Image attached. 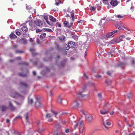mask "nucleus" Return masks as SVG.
<instances>
[{
  "label": "nucleus",
  "instance_id": "obj_58",
  "mask_svg": "<svg viewBox=\"0 0 135 135\" xmlns=\"http://www.w3.org/2000/svg\"><path fill=\"white\" fill-rule=\"evenodd\" d=\"M110 72L109 71H108L107 72V74L108 75H110Z\"/></svg>",
  "mask_w": 135,
  "mask_h": 135
},
{
  "label": "nucleus",
  "instance_id": "obj_2",
  "mask_svg": "<svg viewBox=\"0 0 135 135\" xmlns=\"http://www.w3.org/2000/svg\"><path fill=\"white\" fill-rule=\"evenodd\" d=\"M52 112V114H47L46 116V118L47 119L48 122H51L53 120L52 117L54 116L55 117H57L56 116L58 114V113L52 110L51 111Z\"/></svg>",
  "mask_w": 135,
  "mask_h": 135
},
{
  "label": "nucleus",
  "instance_id": "obj_28",
  "mask_svg": "<svg viewBox=\"0 0 135 135\" xmlns=\"http://www.w3.org/2000/svg\"><path fill=\"white\" fill-rule=\"evenodd\" d=\"M25 120H26V121L27 122L28 119V113H27L25 115Z\"/></svg>",
  "mask_w": 135,
  "mask_h": 135
},
{
  "label": "nucleus",
  "instance_id": "obj_15",
  "mask_svg": "<svg viewBox=\"0 0 135 135\" xmlns=\"http://www.w3.org/2000/svg\"><path fill=\"white\" fill-rule=\"evenodd\" d=\"M86 119L89 122H91L93 119V116L90 114H87L85 115Z\"/></svg>",
  "mask_w": 135,
  "mask_h": 135
},
{
  "label": "nucleus",
  "instance_id": "obj_26",
  "mask_svg": "<svg viewBox=\"0 0 135 135\" xmlns=\"http://www.w3.org/2000/svg\"><path fill=\"white\" fill-rule=\"evenodd\" d=\"M64 26L67 27H68L69 23L68 21H65L64 22Z\"/></svg>",
  "mask_w": 135,
  "mask_h": 135
},
{
  "label": "nucleus",
  "instance_id": "obj_9",
  "mask_svg": "<svg viewBox=\"0 0 135 135\" xmlns=\"http://www.w3.org/2000/svg\"><path fill=\"white\" fill-rule=\"evenodd\" d=\"M36 102L35 103L37 107H40L42 106L40 102V97L39 96H37L36 97Z\"/></svg>",
  "mask_w": 135,
  "mask_h": 135
},
{
  "label": "nucleus",
  "instance_id": "obj_16",
  "mask_svg": "<svg viewBox=\"0 0 135 135\" xmlns=\"http://www.w3.org/2000/svg\"><path fill=\"white\" fill-rule=\"evenodd\" d=\"M0 108L2 109V112H4L7 110L8 107L4 105H2L0 106Z\"/></svg>",
  "mask_w": 135,
  "mask_h": 135
},
{
  "label": "nucleus",
  "instance_id": "obj_24",
  "mask_svg": "<svg viewBox=\"0 0 135 135\" xmlns=\"http://www.w3.org/2000/svg\"><path fill=\"white\" fill-rule=\"evenodd\" d=\"M98 97L99 99L101 101L102 100V94L101 93H99L98 94Z\"/></svg>",
  "mask_w": 135,
  "mask_h": 135
},
{
  "label": "nucleus",
  "instance_id": "obj_53",
  "mask_svg": "<svg viewBox=\"0 0 135 135\" xmlns=\"http://www.w3.org/2000/svg\"><path fill=\"white\" fill-rule=\"evenodd\" d=\"M16 103L17 105H20L21 104V103H18L17 102H16Z\"/></svg>",
  "mask_w": 135,
  "mask_h": 135
},
{
  "label": "nucleus",
  "instance_id": "obj_4",
  "mask_svg": "<svg viewBox=\"0 0 135 135\" xmlns=\"http://www.w3.org/2000/svg\"><path fill=\"white\" fill-rule=\"evenodd\" d=\"M118 31L115 30L113 31L109 32L107 33L105 35L106 38H110L113 37L114 35L118 32Z\"/></svg>",
  "mask_w": 135,
  "mask_h": 135
},
{
  "label": "nucleus",
  "instance_id": "obj_5",
  "mask_svg": "<svg viewBox=\"0 0 135 135\" xmlns=\"http://www.w3.org/2000/svg\"><path fill=\"white\" fill-rule=\"evenodd\" d=\"M108 104H105L104 105V108L100 110V113L102 114L105 115L107 114L108 112V111L107 109H105L104 108H108Z\"/></svg>",
  "mask_w": 135,
  "mask_h": 135
},
{
  "label": "nucleus",
  "instance_id": "obj_22",
  "mask_svg": "<svg viewBox=\"0 0 135 135\" xmlns=\"http://www.w3.org/2000/svg\"><path fill=\"white\" fill-rule=\"evenodd\" d=\"M21 30L23 32H25L28 30V28L24 26L22 27Z\"/></svg>",
  "mask_w": 135,
  "mask_h": 135
},
{
  "label": "nucleus",
  "instance_id": "obj_61",
  "mask_svg": "<svg viewBox=\"0 0 135 135\" xmlns=\"http://www.w3.org/2000/svg\"><path fill=\"white\" fill-rule=\"evenodd\" d=\"M9 122V120L8 119H7L6 120V122L7 123H8Z\"/></svg>",
  "mask_w": 135,
  "mask_h": 135
},
{
  "label": "nucleus",
  "instance_id": "obj_29",
  "mask_svg": "<svg viewBox=\"0 0 135 135\" xmlns=\"http://www.w3.org/2000/svg\"><path fill=\"white\" fill-rule=\"evenodd\" d=\"M46 33H44L40 35V37L41 38H43L45 37L46 36Z\"/></svg>",
  "mask_w": 135,
  "mask_h": 135
},
{
  "label": "nucleus",
  "instance_id": "obj_54",
  "mask_svg": "<svg viewBox=\"0 0 135 135\" xmlns=\"http://www.w3.org/2000/svg\"><path fill=\"white\" fill-rule=\"evenodd\" d=\"M80 111L81 112L82 114H85L84 111L82 109L80 110Z\"/></svg>",
  "mask_w": 135,
  "mask_h": 135
},
{
  "label": "nucleus",
  "instance_id": "obj_39",
  "mask_svg": "<svg viewBox=\"0 0 135 135\" xmlns=\"http://www.w3.org/2000/svg\"><path fill=\"white\" fill-rule=\"evenodd\" d=\"M19 74L20 76H26V75L23 73H19Z\"/></svg>",
  "mask_w": 135,
  "mask_h": 135
},
{
  "label": "nucleus",
  "instance_id": "obj_37",
  "mask_svg": "<svg viewBox=\"0 0 135 135\" xmlns=\"http://www.w3.org/2000/svg\"><path fill=\"white\" fill-rule=\"evenodd\" d=\"M16 34L18 35H20V32L18 31V30H16Z\"/></svg>",
  "mask_w": 135,
  "mask_h": 135
},
{
  "label": "nucleus",
  "instance_id": "obj_33",
  "mask_svg": "<svg viewBox=\"0 0 135 135\" xmlns=\"http://www.w3.org/2000/svg\"><path fill=\"white\" fill-rule=\"evenodd\" d=\"M104 3L105 4H108L109 3L108 0H103Z\"/></svg>",
  "mask_w": 135,
  "mask_h": 135
},
{
  "label": "nucleus",
  "instance_id": "obj_42",
  "mask_svg": "<svg viewBox=\"0 0 135 135\" xmlns=\"http://www.w3.org/2000/svg\"><path fill=\"white\" fill-rule=\"evenodd\" d=\"M27 4H26V8L28 9H31V6L30 5L28 6H27Z\"/></svg>",
  "mask_w": 135,
  "mask_h": 135
},
{
  "label": "nucleus",
  "instance_id": "obj_60",
  "mask_svg": "<svg viewBox=\"0 0 135 135\" xmlns=\"http://www.w3.org/2000/svg\"><path fill=\"white\" fill-rule=\"evenodd\" d=\"M59 3L58 2H56L55 4V5H57V6H58L59 5Z\"/></svg>",
  "mask_w": 135,
  "mask_h": 135
},
{
  "label": "nucleus",
  "instance_id": "obj_32",
  "mask_svg": "<svg viewBox=\"0 0 135 135\" xmlns=\"http://www.w3.org/2000/svg\"><path fill=\"white\" fill-rule=\"evenodd\" d=\"M96 9V8L95 7H92L90 6V9L91 11H94Z\"/></svg>",
  "mask_w": 135,
  "mask_h": 135
},
{
  "label": "nucleus",
  "instance_id": "obj_55",
  "mask_svg": "<svg viewBox=\"0 0 135 135\" xmlns=\"http://www.w3.org/2000/svg\"><path fill=\"white\" fill-rule=\"evenodd\" d=\"M126 39L128 40H131V38L130 37H128L127 38H126Z\"/></svg>",
  "mask_w": 135,
  "mask_h": 135
},
{
  "label": "nucleus",
  "instance_id": "obj_64",
  "mask_svg": "<svg viewBox=\"0 0 135 135\" xmlns=\"http://www.w3.org/2000/svg\"><path fill=\"white\" fill-rule=\"evenodd\" d=\"M16 59H21V57H17L16 58Z\"/></svg>",
  "mask_w": 135,
  "mask_h": 135
},
{
  "label": "nucleus",
  "instance_id": "obj_47",
  "mask_svg": "<svg viewBox=\"0 0 135 135\" xmlns=\"http://www.w3.org/2000/svg\"><path fill=\"white\" fill-rule=\"evenodd\" d=\"M35 49L34 48H31L30 49V50L31 52L34 51L35 50Z\"/></svg>",
  "mask_w": 135,
  "mask_h": 135
},
{
  "label": "nucleus",
  "instance_id": "obj_13",
  "mask_svg": "<svg viewBox=\"0 0 135 135\" xmlns=\"http://www.w3.org/2000/svg\"><path fill=\"white\" fill-rule=\"evenodd\" d=\"M118 3V2L116 0H112L110 2V4L113 7L116 6Z\"/></svg>",
  "mask_w": 135,
  "mask_h": 135
},
{
  "label": "nucleus",
  "instance_id": "obj_62",
  "mask_svg": "<svg viewBox=\"0 0 135 135\" xmlns=\"http://www.w3.org/2000/svg\"><path fill=\"white\" fill-rule=\"evenodd\" d=\"M133 17V18L135 19V12L134 13Z\"/></svg>",
  "mask_w": 135,
  "mask_h": 135
},
{
  "label": "nucleus",
  "instance_id": "obj_20",
  "mask_svg": "<svg viewBox=\"0 0 135 135\" xmlns=\"http://www.w3.org/2000/svg\"><path fill=\"white\" fill-rule=\"evenodd\" d=\"M49 19L50 21L52 22H55L56 21V19L52 16H49Z\"/></svg>",
  "mask_w": 135,
  "mask_h": 135
},
{
  "label": "nucleus",
  "instance_id": "obj_31",
  "mask_svg": "<svg viewBox=\"0 0 135 135\" xmlns=\"http://www.w3.org/2000/svg\"><path fill=\"white\" fill-rule=\"evenodd\" d=\"M33 102V100L32 99H31V98L30 99L29 98H28V102L29 103L31 104Z\"/></svg>",
  "mask_w": 135,
  "mask_h": 135
},
{
  "label": "nucleus",
  "instance_id": "obj_57",
  "mask_svg": "<svg viewBox=\"0 0 135 135\" xmlns=\"http://www.w3.org/2000/svg\"><path fill=\"white\" fill-rule=\"evenodd\" d=\"M44 130L43 129H41V130L40 129L38 131L39 132H41L42 131H43Z\"/></svg>",
  "mask_w": 135,
  "mask_h": 135
},
{
  "label": "nucleus",
  "instance_id": "obj_34",
  "mask_svg": "<svg viewBox=\"0 0 135 135\" xmlns=\"http://www.w3.org/2000/svg\"><path fill=\"white\" fill-rule=\"evenodd\" d=\"M22 117L20 115H18L17 117H15V118L14 119V120L15 121L16 120V119H18V118H22Z\"/></svg>",
  "mask_w": 135,
  "mask_h": 135
},
{
  "label": "nucleus",
  "instance_id": "obj_59",
  "mask_svg": "<svg viewBox=\"0 0 135 135\" xmlns=\"http://www.w3.org/2000/svg\"><path fill=\"white\" fill-rule=\"evenodd\" d=\"M29 41L31 42H32L33 41V40L32 38H30L29 39Z\"/></svg>",
  "mask_w": 135,
  "mask_h": 135
},
{
  "label": "nucleus",
  "instance_id": "obj_63",
  "mask_svg": "<svg viewBox=\"0 0 135 135\" xmlns=\"http://www.w3.org/2000/svg\"><path fill=\"white\" fill-rule=\"evenodd\" d=\"M84 76L86 78H88V77L86 75V74H84Z\"/></svg>",
  "mask_w": 135,
  "mask_h": 135
},
{
  "label": "nucleus",
  "instance_id": "obj_49",
  "mask_svg": "<svg viewBox=\"0 0 135 135\" xmlns=\"http://www.w3.org/2000/svg\"><path fill=\"white\" fill-rule=\"evenodd\" d=\"M72 24H73L72 23H70L69 24V26H68V27L69 28L72 25Z\"/></svg>",
  "mask_w": 135,
  "mask_h": 135
},
{
  "label": "nucleus",
  "instance_id": "obj_1",
  "mask_svg": "<svg viewBox=\"0 0 135 135\" xmlns=\"http://www.w3.org/2000/svg\"><path fill=\"white\" fill-rule=\"evenodd\" d=\"M107 41L105 35H102L97 40V46H99L105 45L107 44Z\"/></svg>",
  "mask_w": 135,
  "mask_h": 135
},
{
  "label": "nucleus",
  "instance_id": "obj_11",
  "mask_svg": "<svg viewBox=\"0 0 135 135\" xmlns=\"http://www.w3.org/2000/svg\"><path fill=\"white\" fill-rule=\"evenodd\" d=\"M125 36L124 35H121L116 39L117 43H119L121 41L124 40Z\"/></svg>",
  "mask_w": 135,
  "mask_h": 135
},
{
  "label": "nucleus",
  "instance_id": "obj_52",
  "mask_svg": "<svg viewBox=\"0 0 135 135\" xmlns=\"http://www.w3.org/2000/svg\"><path fill=\"white\" fill-rule=\"evenodd\" d=\"M36 123L38 124L39 125L40 123V121L39 120H37L36 122Z\"/></svg>",
  "mask_w": 135,
  "mask_h": 135
},
{
  "label": "nucleus",
  "instance_id": "obj_30",
  "mask_svg": "<svg viewBox=\"0 0 135 135\" xmlns=\"http://www.w3.org/2000/svg\"><path fill=\"white\" fill-rule=\"evenodd\" d=\"M62 99V97L61 96L59 97L58 99V101L60 103H61Z\"/></svg>",
  "mask_w": 135,
  "mask_h": 135
},
{
  "label": "nucleus",
  "instance_id": "obj_38",
  "mask_svg": "<svg viewBox=\"0 0 135 135\" xmlns=\"http://www.w3.org/2000/svg\"><path fill=\"white\" fill-rule=\"evenodd\" d=\"M95 77L96 78H100L101 77V76L99 75V74H97L95 75Z\"/></svg>",
  "mask_w": 135,
  "mask_h": 135
},
{
  "label": "nucleus",
  "instance_id": "obj_7",
  "mask_svg": "<svg viewBox=\"0 0 135 135\" xmlns=\"http://www.w3.org/2000/svg\"><path fill=\"white\" fill-rule=\"evenodd\" d=\"M83 92V91H79L77 94V96L78 98H82L83 99H85L88 97V94L82 95L81 94Z\"/></svg>",
  "mask_w": 135,
  "mask_h": 135
},
{
  "label": "nucleus",
  "instance_id": "obj_10",
  "mask_svg": "<svg viewBox=\"0 0 135 135\" xmlns=\"http://www.w3.org/2000/svg\"><path fill=\"white\" fill-rule=\"evenodd\" d=\"M8 107L12 111H14L16 109V108L13 106L11 101H9L8 102Z\"/></svg>",
  "mask_w": 135,
  "mask_h": 135
},
{
  "label": "nucleus",
  "instance_id": "obj_51",
  "mask_svg": "<svg viewBox=\"0 0 135 135\" xmlns=\"http://www.w3.org/2000/svg\"><path fill=\"white\" fill-rule=\"evenodd\" d=\"M23 52L22 51H16V53H22Z\"/></svg>",
  "mask_w": 135,
  "mask_h": 135
},
{
  "label": "nucleus",
  "instance_id": "obj_45",
  "mask_svg": "<svg viewBox=\"0 0 135 135\" xmlns=\"http://www.w3.org/2000/svg\"><path fill=\"white\" fill-rule=\"evenodd\" d=\"M117 17L119 18H121L123 17V16H121L120 15H117Z\"/></svg>",
  "mask_w": 135,
  "mask_h": 135
},
{
  "label": "nucleus",
  "instance_id": "obj_35",
  "mask_svg": "<svg viewBox=\"0 0 135 135\" xmlns=\"http://www.w3.org/2000/svg\"><path fill=\"white\" fill-rule=\"evenodd\" d=\"M20 84L22 85L23 86H27V84L24 82H21L20 83Z\"/></svg>",
  "mask_w": 135,
  "mask_h": 135
},
{
  "label": "nucleus",
  "instance_id": "obj_12",
  "mask_svg": "<svg viewBox=\"0 0 135 135\" xmlns=\"http://www.w3.org/2000/svg\"><path fill=\"white\" fill-rule=\"evenodd\" d=\"M34 23L37 26H40L43 24V22L40 20H36L34 21Z\"/></svg>",
  "mask_w": 135,
  "mask_h": 135
},
{
  "label": "nucleus",
  "instance_id": "obj_14",
  "mask_svg": "<svg viewBox=\"0 0 135 135\" xmlns=\"http://www.w3.org/2000/svg\"><path fill=\"white\" fill-rule=\"evenodd\" d=\"M116 43H117L116 39H114L109 42H107V46H109V45L112 44H114Z\"/></svg>",
  "mask_w": 135,
  "mask_h": 135
},
{
  "label": "nucleus",
  "instance_id": "obj_17",
  "mask_svg": "<svg viewBox=\"0 0 135 135\" xmlns=\"http://www.w3.org/2000/svg\"><path fill=\"white\" fill-rule=\"evenodd\" d=\"M44 18L46 22L50 26H52L53 24L52 23L50 22L49 21L48 19V17L47 16H44Z\"/></svg>",
  "mask_w": 135,
  "mask_h": 135
},
{
  "label": "nucleus",
  "instance_id": "obj_40",
  "mask_svg": "<svg viewBox=\"0 0 135 135\" xmlns=\"http://www.w3.org/2000/svg\"><path fill=\"white\" fill-rule=\"evenodd\" d=\"M56 27H60L61 26V25L58 23H57L56 24Z\"/></svg>",
  "mask_w": 135,
  "mask_h": 135
},
{
  "label": "nucleus",
  "instance_id": "obj_21",
  "mask_svg": "<svg viewBox=\"0 0 135 135\" xmlns=\"http://www.w3.org/2000/svg\"><path fill=\"white\" fill-rule=\"evenodd\" d=\"M17 36L15 35V34L12 32L11 33L10 37L11 38H16Z\"/></svg>",
  "mask_w": 135,
  "mask_h": 135
},
{
  "label": "nucleus",
  "instance_id": "obj_41",
  "mask_svg": "<svg viewBox=\"0 0 135 135\" xmlns=\"http://www.w3.org/2000/svg\"><path fill=\"white\" fill-rule=\"evenodd\" d=\"M103 124L104 125V127H105V128H106V130H108V127H107L106 126V125H105V123H104V120H103Z\"/></svg>",
  "mask_w": 135,
  "mask_h": 135
},
{
  "label": "nucleus",
  "instance_id": "obj_3",
  "mask_svg": "<svg viewBox=\"0 0 135 135\" xmlns=\"http://www.w3.org/2000/svg\"><path fill=\"white\" fill-rule=\"evenodd\" d=\"M74 123H76V124L74 125V129H75L76 127H78L80 133H82L84 129L83 122H79L78 123H76V122Z\"/></svg>",
  "mask_w": 135,
  "mask_h": 135
},
{
  "label": "nucleus",
  "instance_id": "obj_18",
  "mask_svg": "<svg viewBox=\"0 0 135 135\" xmlns=\"http://www.w3.org/2000/svg\"><path fill=\"white\" fill-rule=\"evenodd\" d=\"M73 108H75L79 107V103L77 100H75L73 103Z\"/></svg>",
  "mask_w": 135,
  "mask_h": 135
},
{
  "label": "nucleus",
  "instance_id": "obj_19",
  "mask_svg": "<svg viewBox=\"0 0 135 135\" xmlns=\"http://www.w3.org/2000/svg\"><path fill=\"white\" fill-rule=\"evenodd\" d=\"M75 13L74 11L73 10L71 11L70 12V16L72 18L73 21H74L75 19V16L74 14Z\"/></svg>",
  "mask_w": 135,
  "mask_h": 135
},
{
  "label": "nucleus",
  "instance_id": "obj_36",
  "mask_svg": "<svg viewBox=\"0 0 135 135\" xmlns=\"http://www.w3.org/2000/svg\"><path fill=\"white\" fill-rule=\"evenodd\" d=\"M132 94L131 93H129L127 95V96L128 98H130L132 97Z\"/></svg>",
  "mask_w": 135,
  "mask_h": 135
},
{
  "label": "nucleus",
  "instance_id": "obj_27",
  "mask_svg": "<svg viewBox=\"0 0 135 135\" xmlns=\"http://www.w3.org/2000/svg\"><path fill=\"white\" fill-rule=\"evenodd\" d=\"M43 30H45V31H46L50 32H53V31L50 28H44Z\"/></svg>",
  "mask_w": 135,
  "mask_h": 135
},
{
  "label": "nucleus",
  "instance_id": "obj_44",
  "mask_svg": "<svg viewBox=\"0 0 135 135\" xmlns=\"http://www.w3.org/2000/svg\"><path fill=\"white\" fill-rule=\"evenodd\" d=\"M42 31V30H41L37 29L36 31V32L37 33V32H41Z\"/></svg>",
  "mask_w": 135,
  "mask_h": 135
},
{
  "label": "nucleus",
  "instance_id": "obj_23",
  "mask_svg": "<svg viewBox=\"0 0 135 135\" xmlns=\"http://www.w3.org/2000/svg\"><path fill=\"white\" fill-rule=\"evenodd\" d=\"M115 26L119 30H123V28H122V27H121L120 25H119V23L116 24Z\"/></svg>",
  "mask_w": 135,
  "mask_h": 135
},
{
  "label": "nucleus",
  "instance_id": "obj_8",
  "mask_svg": "<svg viewBox=\"0 0 135 135\" xmlns=\"http://www.w3.org/2000/svg\"><path fill=\"white\" fill-rule=\"evenodd\" d=\"M10 95L12 97L15 98H16L18 97H21L23 98V97L20 95L17 92L14 91L11 92Z\"/></svg>",
  "mask_w": 135,
  "mask_h": 135
},
{
  "label": "nucleus",
  "instance_id": "obj_25",
  "mask_svg": "<svg viewBox=\"0 0 135 135\" xmlns=\"http://www.w3.org/2000/svg\"><path fill=\"white\" fill-rule=\"evenodd\" d=\"M104 123H105V125L107 124L108 126H110L111 124V122L108 121V120H106V121H104Z\"/></svg>",
  "mask_w": 135,
  "mask_h": 135
},
{
  "label": "nucleus",
  "instance_id": "obj_50",
  "mask_svg": "<svg viewBox=\"0 0 135 135\" xmlns=\"http://www.w3.org/2000/svg\"><path fill=\"white\" fill-rule=\"evenodd\" d=\"M114 112L113 111H112L110 112V114L111 115H113L114 114Z\"/></svg>",
  "mask_w": 135,
  "mask_h": 135
},
{
  "label": "nucleus",
  "instance_id": "obj_46",
  "mask_svg": "<svg viewBox=\"0 0 135 135\" xmlns=\"http://www.w3.org/2000/svg\"><path fill=\"white\" fill-rule=\"evenodd\" d=\"M119 24L120 25V26H121V27H122V28L123 27H124V25L123 23H119Z\"/></svg>",
  "mask_w": 135,
  "mask_h": 135
},
{
  "label": "nucleus",
  "instance_id": "obj_43",
  "mask_svg": "<svg viewBox=\"0 0 135 135\" xmlns=\"http://www.w3.org/2000/svg\"><path fill=\"white\" fill-rule=\"evenodd\" d=\"M120 55L122 56V57H124L125 55V54L123 52H121L120 54Z\"/></svg>",
  "mask_w": 135,
  "mask_h": 135
},
{
  "label": "nucleus",
  "instance_id": "obj_48",
  "mask_svg": "<svg viewBox=\"0 0 135 135\" xmlns=\"http://www.w3.org/2000/svg\"><path fill=\"white\" fill-rule=\"evenodd\" d=\"M65 131L66 133H69V129H67L65 130Z\"/></svg>",
  "mask_w": 135,
  "mask_h": 135
},
{
  "label": "nucleus",
  "instance_id": "obj_6",
  "mask_svg": "<svg viewBox=\"0 0 135 135\" xmlns=\"http://www.w3.org/2000/svg\"><path fill=\"white\" fill-rule=\"evenodd\" d=\"M75 46V42L72 41H70L68 42V45H66V50H68L69 49L70 47L74 48Z\"/></svg>",
  "mask_w": 135,
  "mask_h": 135
},
{
  "label": "nucleus",
  "instance_id": "obj_56",
  "mask_svg": "<svg viewBox=\"0 0 135 135\" xmlns=\"http://www.w3.org/2000/svg\"><path fill=\"white\" fill-rule=\"evenodd\" d=\"M33 74L34 75H35L36 74V72L35 71H33Z\"/></svg>",
  "mask_w": 135,
  "mask_h": 135
}]
</instances>
